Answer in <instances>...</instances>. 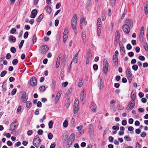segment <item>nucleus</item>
Returning a JSON list of instances; mask_svg holds the SVG:
<instances>
[{
    "instance_id": "nucleus-1",
    "label": "nucleus",
    "mask_w": 148,
    "mask_h": 148,
    "mask_svg": "<svg viewBox=\"0 0 148 148\" xmlns=\"http://www.w3.org/2000/svg\"><path fill=\"white\" fill-rule=\"evenodd\" d=\"M41 140L39 136L38 135L35 136L33 141V145L36 147H39Z\"/></svg>"
},
{
    "instance_id": "nucleus-2",
    "label": "nucleus",
    "mask_w": 148,
    "mask_h": 148,
    "mask_svg": "<svg viewBox=\"0 0 148 148\" xmlns=\"http://www.w3.org/2000/svg\"><path fill=\"white\" fill-rule=\"evenodd\" d=\"M77 14H74L73 17L72 18L71 23L72 29L73 30L76 29L77 25Z\"/></svg>"
},
{
    "instance_id": "nucleus-3",
    "label": "nucleus",
    "mask_w": 148,
    "mask_h": 148,
    "mask_svg": "<svg viewBox=\"0 0 148 148\" xmlns=\"http://www.w3.org/2000/svg\"><path fill=\"white\" fill-rule=\"evenodd\" d=\"M126 76L129 82L131 83L132 79V74L130 70V69L129 67L127 68L126 71Z\"/></svg>"
},
{
    "instance_id": "nucleus-4",
    "label": "nucleus",
    "mask_w": 148,
    "mask_h": 148,
    "mask_svg": "<svg viewBox=\"0 0 148 148\" xmlns=\"http://www.w3.org/2000/svg\"><path fill=\"white\" fill-rule=\"evenodd\" d=\"M79 101L78 99H76L75 100L74 105V113L76 114L78 111L79 109Z\"/></svg>"
},
{
    "instance_id": "nucleus-5",
    "label": "nucleus",
    "mask_w": 148,
    "mask_h": 148,
    "mask_svg": "<svg viewBox=\"0 0 148 148\" xmlns=\"http://www.w3.org/2000/svg\"><path fill=\"white\" fill-rule=\"evenodd\" d=\"M120 38V34L118 30H117L115 34V37L114 40V44L115 46H117L118 44V42L119 41Z\"/></svg>"
},
{
    "instance_id": "nucleus-6",
    "label": "nucleus",
    "mask_w": 148,
    "mask_h": 148,
    "mask_svg": "<svg viewBox=\"0 0 148 148\" xmlns=\"http://www.w3.org/2000/svg\"><path fill=\"white\" fill-rule=\"evenodd\" d=\"M135 105V101H134V100H131L128 105L127 106L126 110H132L134 107Z\"/></svg>"
},
{
    "instance_id": "nucleus-7",
    "label": "nucleus",
    "mask_w": 148,
    "mask_h": 148,
    "mask_svg": "<svg viewBox=\"0 0 148 148\" xmlns=\"http://www.w3.org/2000/svg\"><path fill=\"white\" fill-rule=\"evenodd\" d=\"M18 125V123L14 121L11 124L10 129V131H13L16 129Z\"/></svg>"
},
{
    "instance_id": "nucleus-8",
    "label": "nucleus",
    "mask_w": 148,
    "mask_h": 148,
    "mask_svg": "<svg viewBox=\"0 0 148 148\" xmlns=\"http://www.w3.org/2000/svg\"><path fill=\"white\" fill-rule=\"evenodd\" d=\"M131 28V27L127 25H124L122 26L123 30L125 34H127L129 33Z\"/></svg>"
},
{
    "instance_id": "nucleus-9",
    "label": "nucleus",
    "mask_w": 148,
    "mask_h": 148,
    "mask_svg": "<svg viewBox=\"0 0 148 148\" xmlns=\"http://www.w3.org/2000/svg\"><path fill=\"white\" fill-rule=\"evenodd\" d=\"M125 25H127L131 28H132L133 26V23L131 19L127 18L125 21Z\"/></svg>"
},
{
    "instance_id": "nucleus-10",
    "label": "nucleus",
    "mask_w": 148,
    "mask_h": 148,
    "mask_svg": "<svg viewBox=\"0 0 148 148\" xmlns=\"http://www.w3.org/2000/svg\"><path fill=\"white\" fill-rule=\"evenodd\" d=\"M30 84L33 86H36L37 84V79L34 77H32L30 80Z\"/></svg>"
},
{
    "instance_id": "nucleus-11",
    "label": "nucleus",
    "mask_w": 148,
    "mask_h": 148,
    "mask_svg": "<svg viewBox=\"0 0 148 148\" xmlns=\"http://www.w3.org/2000/svg\"><path fill=\"white\" fill-rule=\"evenodd\" d=\"M144 32V28L143 27H141L140 32L139 35L140 40V41H143V35Z\"/></svg>"
},
{
    "instance_id": "nucleus-12",
    "label": "nucleus",
    "mask_w": 148,
    "mask_h": 148,
    "mask_svg": "<svg viewBox=\"0 0 148 148\" xmlns=\"http://www.w3.org/2000/svg\"><path fill=\"white\" fill-rule=\"evenodd\" d=\"M79 51L74 56V57L73 58L71 63L70 65H71L72 63H73V62L75 63H76L78 61V53H79Z\"/></svg>"
},
{
    "instance_id": "nucleus-13",
    "label": "nucleus",
    "mask_w": 148,
    "mask_h": 148,
    "mask_svg": "<svg viewBox=\"0 0 148 148\" xmlns=\"http://www.w3.org/2000/svg\"><path fill=\"white\" fill-rule=\"evenodd\" d=\"M22 101L23 103H25L27 99V96L26 93L25 92H22V95L21 97Z\"/></svg>"
},
{
    "instance_id": "nucleus-14",
    "label": "nucleus",
    "mask_w": 148,
    "mask_h": 148,
    "mask_svg": "<svg viewBox=\"0 0 148 148\" xmlns=\"http://www.w3.org/2000/svg\"><path fill=\"white\" fill-rule=\"evenodd\" d=\"M48 47H40V51L41 53L44 54L48 51Z\"/></svg>"
},
{
    "instance_id": "nucleus-15",
    "label": "nucleus",
    "mask_w": 148,
    "mask_h": 148,
    "mask_svg": "<svg viewBox=\"0 0 148 148\" xmlns=\"http://www.w3.org/2000/svg\"><path fill=\"white\" fill-rule=\"evenodd\" d=\"M37 11L36 9H34L32 10L31 12V15H30V17L32 18H35L37 14Z\"/></svg>"
},
{
    "instance_id": "nucleus-16",
    "label": "nucleus",
    "mask_w": 148,
    "mask_h": 148,
    "mask_svg": "<svg viewBox=\"0 0 148 148\" xmlns=\"http://www.w3.org/2000/svg\"><path fill=\"white\" fill-rule=\"evenodd\" d=\"M109 64L108 63H106L105 64H103V73L105 74L107 73L108 70Z\"/></svg>"
},
{
    "instance_id": "nucleus-17",
    "label": "nucleus",
    "mask_w": 148,
    "mask_h": 148,
    "mask_svg": "<svg viewBox=\"0 0 148 148\" xmlns=\"http://www.w3.org/2000/svg\"><path fill=\"white\" fill-rule=\"evenodd\" d=\"M126 40L125 38H123L122 40L119 42V46H124L126 45Z\"/></svg>"
},
{
    "instance_id": "nucleus-18",
    "label": "nucleus",
    "mask_w": 148,
    "mask_h": 148,
    "mask_svg": "<svg viewBox=\"0 0 148 148\" xmlns=\"http://www.w3.org/2000/svg\"><path fill=\"white\" fill-rule=\"evenodd\" d=\"M62 57V55L61 54H60L57 60L56 64V68H58V67L59 66L60 64V60L61 58Z\"/></svg>"
},
{
    "instance_id": "nucleus-19",
    "label": "nucleus",
    "mask_w": 148,
    "mask_h": 148,
    "mask_svg": "<svg viewBox=\"0 0 148 148\" xmlns=\"http://www.w3.org/2000/svg\"><path fill=\"white\" fill-rule=\"evenodd\" d=\"M61 94L62 91L60 90L58 91L57 93L56 97V98L55 99V101H56V103H57V102L58 101L61 96Z\"/></svg>"
},
{
    "instance_id": "nucleus-20",
    "label": "nucleus",
    "mask_w": 148,
    "mask_h": 148,
    "mask_svg": "<svg viewBox=\"0 0 148 148\" xmlns=\"http://www.w3.org/2000/svg\"><path fill=\"white\" fill-rule=\"evenodd\" d=\"M91 51L89 49L87 53L86 58L87 59L91 60L92 59V56L91 54Z\"/></svg>"
},
{
    "instance_id": "nucleus-21",
    "label": "nucleus",
    "mask_w": 148,
    "mask_h": 148,
    "mask_svg": "<svg viewBox=\"0 0 148 148\" xmlns=\"http://www.w3.org/2000/svg\"><path fill=\"white\" fill-rule=\"evenodd\" d=\"M90 108L93 111L95 112H96L97 106L95 103H91Z\"/></svg>"
},
{
    "instance_id": "nucleus-22",
    "label": "nucleus",
    "mask_w": 148,
    "mask_h": 148,
    "mask_svg": "<svg viewBox=\"0 0 148 148\" xmlns=\"http://www.w3.org/2000/svg\"><path fill=\"white\" fill-rule=\"evenodd\" d=\"M145 13L147 15L148 13V2L146 1L145 3L144 6Z\"/></svg>"
},
{
    "instance_id": "nucleus-23",
    "label": "nucleus",
    "mask_w": 148,
    "mask_h": 148,
    "mask_svg": "<svg viewBox=\"0 0 148 148\" xmlns=\"http://www.w3.org/2000/svg\"><path fill=\"white\" fill-rule=\"evenodd\" d=\"M85 91L83 90L82 91V92H81L80 97V99L81 100V101H83L84 99L85 98V96H86V94L84 92Z\"/></svg>"
},
{
    "instance_id": "nucleus-24",
    "label": "nucleus",
    "mask_w": 148,
    "mask_h": 148,
    "mask_svg": "<svg viewBox=\"0 0 148 148\" xmlns=\"http://www.w3.org/2000/svg\"><path fill=\"white\" fill-rule=\"evenodd\" d=\"M60 76L62 80L64 78V66L62 68L60 72Z\"/></svg>"
},
{
    "instance_id": "nucleus-25",
    "label": "nucleus",
    "mask_w": 148,
    "mask_h": 148,
    "mask_svg": "<svg viewBox=\"0 0 148 148\" xmlns=\"http://www.w3.org/2000/svg\"><path fill=\"white\" fill-rule=\"evenodd\" d=\"M73 142L74 141H72L71 139H69L67 141V144L66 145V148H69L70 147Z\"/></svg>"
},
{
    "instance_id": "nucleus-26",
    "label": "nucleus",
    "mask_w": 148,
    "mask_h": 148,
    "mask_svg": "<svg viewBox=\"0 0 148 148\" xmlns=\"http://www.w3.org/2000/svg\"><path fill=\"white\" fill-rule=\"evenodd\" d=\"M6 82H7V81L6 80H5L3 82L2 86L3 90L5 92V91L7 90Z\"/></svg>"
},
{
    "instance_id": "nucleus-27",
    "label": "nucleus",
    "mask_w": 148,
    "mask_h": 148,
    "mask_svg": "<svg viewBox=\"0 0 148 148\" xmlns=\"http://www.w3.org/2000/svg\"><path fill=\"white\" fill-rule=\"evenodd\" d=\"M44 15V13H42L41 14L39 17L37 19L36 21L37 22H40L43 19Z\"/></svg>"
},
{
    "instance_id": "nucleus-28",
    "label": "nucleus",
    "mask_w": 148,
    "mask_h": 148,
    "mask_svg": "<svg viewBox=\"0 0 148 148\" xmlns=\"http://www.w3.org/2000/svg\"><path fill=\"white\" fill-rule=\"evenodd\" d=\"M131 97L132 99L131 100H134L135 101L136 99V94L135 92L134 91H132L131 93Z\"/></svg>"
},
{
    "instance_id": "nucleus-29",
    "label": "nucleus",
    "mask_w": 148,
    "mask_h": 148,
    "mask_svg": "<svg viewBox=\"0 0 148 148\" xmlns=\"http://www.w3.org/2000/svg\"><path fill=\"white\" fill-rule=\"evenodd\" d=\"M99 26L97 27V35L98 36H99L100 35L101 33V27L100 26V24H99Z\"/></svg>"
},
{
    "instance_id": "nucleus-30",
    "label": "nucleus",
    "mask_w": 148,
    "mask_h": 148,
    "mask_svg": "<svg viewBox=\"0 0 148 148\" xmlns=\"http://www.w3.org/2000/svg\"><path fill=\"white\" fill-rule=\"evenodd\" d=\"M45 9L46 10L47 12L49 14L51 12V8L50 6L47 5L45 7Z\"/></svg>"
},
{
    "instance_id": "nucleus-31",
    "label": "nucleus",
    "mask_w": 148,
    "mask_h": 148,
    "mask_svg": "<svg viewBox=\"0 0 148 148\" xmlns=\"http://www.w3.org/2000/svg\"><path fill=\"white\" fill-rule=\"evenodd\" d=\"M103 80L102 79H100V83L99 84V86L100 89L102 88L103 87Z\"/></svg>"
},
{
    "instance_id": "nucleus-32",
    "label": "nucleus",
    "mask_w": 148,
    "mask_h": 148,
    "mask_svg": "<svg viewBox=\"0 0 148 148\" xmlns=\"http://www.w3.org/2000/svg\"><path fill=\"white\" fill-rule=\"evenodd\" d=\"M84 81L81 78L79 79L78 82V86L79 87H81L83 84Z\"/></svg>"
},
{
    "instance_id": "nucleus-33",
    "label": "nucleus",
    "mask_w": 148,
    "mask_h": 148,
    "mask_svg": "<svg viewBox=\"0 0 148 148\" xmlns=\"http://www.w3.org/2000/svg\"><path fill=\"white\" fill-rule=\"evenodd\" d=\"M89 130V132L91 133H93V125L91 124L90 125Z\"/></svg>"
},
{
    "instance_id": "nucleus-34",
    "label": "nucleus",
    "mask_w": 148,
    "mask_h": 148,
    "mask_svg": "<svg viewBox=\"0 0 148 148\" xmlns=\"http://www.w3.org/2000/svg\"><path fill=\"white\" fill-rule=\"evenodd\" d=\"M32 104V103L29 101H28L26 102V107L28 108H30L31 105Z\"/></svg>"
},
{
    "instance_id": "nucleus-35",
    "label": "nucleus",
    "mask_w": 148,
    "mask_h": 148,
    "mask_svg": "<svg viewBox=\"0 0 148 148\" xmlns=\"http://www.w3.org/2000/svg\"><path fill=\"white\" fill-rule=\"evenodd\" d=\"M9 40L10 41H12L13 42H14L16 41V38L15 37L11 36L9 37Z\"/></svg>"
},
{
    "instance_id": "nucleus-36",
    "label": "nucleus",
    "mask_w": 148,
    "mask_h": 148,
    "mask_svg": "<svg viewBox=\"0 0 148 148\" xmlns=\"http://www.w3.org/2000/svg\"><path fill=\"white\" fill-rule=\"evenodd\" d=\"M75 134H72L70 136L69 138V139H70L73 141H74L75 139Z\"/></svg>"
},
{
    "instance_id": "nucleus-37",
    "label": "nucleus",
    "mask_w": 148,
    "mask_h": 148,
    "mask_svg": "<svg viewBox=\"0 0 148 148\" xmlns=\"http://www.w3.org/2000/svg\"><path fill=\"white\" fill-rule=\"evenodd\" d=\"M39 89L40 92H43L45 90V87L44 86H42L39 87Z\"/></svg>"
},
{
    "instance_id": "nucleus-38",
    "label": "nucleus",
    "mask_w": 148,
    "mask_h": 148,
    "mask_svg": "<svg viewBox=\"0 0 148 148\" xmlns=\"http://www.w3.org/2000/svg\"><path fill=\"white\" fill-rule=\"evenodd\" d=\"M117 109L119 110H122L124 108L123 106L120 104H118L117 106Z\"/></svg>"
},
{
    "instance_id": "nucleus-39",
    "label": "nucleus",
    "mask_w": 148,
    "mask_h": 148,
    "mask_svg": "<svg viewBox=\"0 0 148 148\" xmlns=\"http://www.w3.org/2000/svg\"><path fill=\"white\" fill-rule=\"evenodd\" d=\"M68 125V123L66 120H65L63 122V126L65 127H67Z\"/></svg>"
},
{
    "instance_id": "nucleus-40",
    "label": "nucleus",
    "mask_w": 148,
    "mask_h": 148,
    "mask_svg": "<svg viewBox=\"0 0 148 148\" xmlns=\"http://www.w3.org/2000/svg\"><path fill=\"white\" fill-rule=\"evenodd\" d=\"M114 62V64L115 66L118 67V59H112Z\"/></svg>"
},
{
    "instance_id": "nucleus-41",
    "label": "nucleus",
    "mask_w": 148,
    "mask_h": 148,
    "mask_svg": "<svg viewBox=\"0 0 148 148\" xmlns=\"http://www.w3.org/2000/svg\"><path fill=\"white\" fill-rule=\"evenodd\" d=\"M116 103V101L114 100H112L110 102V104H113L112 105H110V107L114 106H115V103Z\"/></svg>"
},
{
    "instance_id": "nucleus-42",
    "label": "nucleus",
    "mask_w": 148,
    "mask_h": 148,
    "mask_svg": "<svg viewBox=\"0 0 148 148\" xmlns=\"http://www.w3.org/2000/svg\"><path fill=\"white\" fill-rule=\"evenodd\" d=\"M7 71H4L2 72L0 74V76L1 77H3L7 73Z\"/></svg>"
},
{
    "instance_id": "nucleus-43",
    "label": "nucleus",
    "mask_w": 148,
    "mask_h": 148,
    "mask_svg": "<svg viewBox=\"0 0 148 148\" xmlns=\"http://www.w3.org/2000/svg\"><path fill=\"white\" fill-rule=\"evenodd\" d=\"M53 122L52 121H50L48 123V125L49 127V128L50 129L51 128H52L53 125Z\"/></svg>"
},
{
    "instance_id": "nucleus-44",
    "label": "nucleus",
    "mask_w": 148,
    "mask_h": 148,
    "mask_svg": "<svg viewBox=\"0 0 148 148\" xmlns=\"http://www.w3.org/2000/svg\"><path fill=\"white\" fill-rule=\"evenodd\" d=\"M18 60L16 59H15L13 60L12 61V63L13 65H16L18 62Z\"/></svg>"
},
{
    "instance_id": "nucleus-45",
    "label": "nucleus",
    "mask_w": 148,
    "mask_h": 148,
    "mask_svg": "<svg viewBox=\"0 0 148 148\" xmlns=\"http://www.w3.org/2000/svg\"><path fill=\"white\" fill-rule=\"evenodd\" d=\"M36 40H37V38H36V34H35L34 35V36H33V39H32V41H33V42L34 44L36 42Z\"/></svg>"
},
{
    "instance_id": "nucleus-46",
    "label": "nucleus",
    "mask_w": 148,
    "mask_h": 148,
    "mask_svg": "<svg viewBox=\"0 0 148 148\" xmlns=\"http://www.w3.org/2000/svg\"><path fill=\"white\" fill-rule=\"evenodd\" d=\"M138 66L136 65H134L132 66V69L134 71H136L138 69Z\"/></svg>"
},
{
    "instance_id": "nucleus-47",
    "label": "nucleus",
    "mask_w": 148,
    "mask_h": 148,
    "mask_svg": "<svg viewBox=\"0 0 148 148\" xmlns=\"http://www.w3.org/2000/svg\"><path fill=\"white\" fill-rule=\"evenodd\" d=\"M68 29L67 27H66L63 33V35H68Z\"/></svg>"
},
{
    "instance_id": "nucleus-48",
    "label": "nucleus",
    "mask_w": 148,
    "mask_h": 148,
    "mask_svg": "<svg viewBox=\"0 0 148 148\" xmlns=\"http://www.w3.org/2000/svg\"><path fill=\"white\" fill-rule=\"evenodd\" d=\"M53 135L51 133H49L48 135V138L49 139L51 140L53 138Z\"/></svg>"
},
{
    "instance_id": "nucleus-49",
    "label": "nucleus",
    "mask_w": 148,
    "mask_h": 148,
    "mask_svg": "<svg viewBox=\"0 0 148 148\" xmlns=\"http://www.w3.org/2000/svg\"><path fill=\"white\" fill-rule=\"evenodd\" d=\"M28 36V32H26L24 35L23 37L25 39H26L27 38Z\"/></svg>"
},
{
    "instance_id": "nucleus-50",
    "label": "nucleus",
    "mask_w": 148,
    "mask_h": 148,
    "mask_svg": "<svg viewBox=\"0 0 148 148\" xmlns=\"http://www.w3.org/2000/svg\"><path fill=\"white\" fill-rule=\"evenodd\" d=\"M11 51L13 53H15L16 51V49L14 47H12L10 49Z\"/></svg>"
},
{
    "instance_id": "nucleus-51",
    "label": "nucleus",
    "mask_w": 148,
    "mask_h": 148,
    "mask_svg": "<svg viewBox=\"0 0 148 148\" xmlns=\"http://www.w3.org/2000/svg\"><path fill=\"white\" fill-rule=\"evenodd\" d=\"M116 0H110V3L111 5L112 6H113L114 5L116 2Z\"/></svg>"
},
{
    "instance_id": "nucleus-52",
    "label": "nucleus",
    "mask_w": 148,
    "mask_h": 148,
    "mask_svg": "<svg viewBox=\"0 0 148 148\" xmlns=\"http://www.w3.org/2000/svg\"><path fill=\"white\" fill-rule=\"evenodd\" d=\"M97 23L98 26H99V24H100V26H101V19L100 18H98L97 20Z\"/></svg>"
},
{
    "instance_id": "nucleus-53",
    "label": "nucleus",
    "mask_w": 148,
    "mask_h": 148,
    "mask_svg": "<svg viewBox=\"0 0 148 148\" xmlns=\"http://www.w3.org/2000/svg\"><path fill=\"white\" fill-rule=\"evenodd\" d=\"M16 31V29L15 28H13L10 31V33L12 34H14Z\"/></svg>"
},
{
    "instance_id": "nucleus-54",
    "label": "nucleus",
    "mask_w": 148,
    "mask_h": 148,
    "mask_svg": "<svg viewBox=\"0 0 148 148\" xmlns=\"http://www.w3.org/2000/svg\"><path fill=\"white\" fill-rule=\"evenodd\" d=\"M140 136L142 137H145L146 136V132H143L140 134Z\"/></svg>"
},
{
    "instance_id": "nucleus-55",
    "label": "nucleus",
    "mask_w": 148,
    "mask_h": 148,
    "mask_svg": "<svg viewBox=\"0 0 148 148\" xmlns=\"http://www.w3.org/2000/svg\"><path fill=\"white\" fill-rule=\"evenodd\" d=\"M11 56L10 54V53H8L5 56V58L7 59H9L11 58Z\"/></svg>"
},
{
    "instance_id": "nucleus-56",
    "label": "nucleus",
    "mask_w": 148,
    "mask_h": 148,
    "mask_svg": "<svg viewBox=\"0 0 148 148\" xmlns=\"http://www.w3.org/2000/svg\"><path fill=\"white\" fill-rule=\"evenodd\" d=\"M138 59L141 61H144L145 60V58L142 56H140L138 57Z\"/></svg>"
},
{
    "instance_id": "nucleus-57",
    "label": "nucleus",
    "mask_w": 148,
    "mask_h": 148,
    "mask_svg": "<svg viewBox=\"0 0 148 148\" xmlns=\"http://www.w3.org/2000/svg\"><path fill=\"white\" fill-rule=\"evenodd\" d=\"M112 128L113 130H119V127L118 126L114 125L112 127Z\"/></svg>"
},
{
    "instance_id": "nucleus-58",
    "label": "nucleus",
    "mask_w": 148,
    "mask_h": 148,
    "mask_svg": "<svg viewBox=\"0 0 148 148\" xmlns=\"http://www.w3.org/2000/svg\"><path fill=\"white\" fill-rule=\"evenodd\" d=\"M93 69L95 71H96L98 69V66L97 64H95L93 65Z\"/></svg>"
},
{
    "instance_id": "nucleus-59",
    "label": "nucleus",
    "mask_w": 148,
    "mask_h": 148,
    "mask_svg": "<svg viewBox=\"0 0 148 148\" xmlns=\"http://www.w3.org/2000/svg\"><path fill=\"white\" fill-rule=\"evenodd\" d=\"M124 139L127 141H130L131 140V139L130 137L128 136H125L124 137Z\"/></svg>"
},
{
    "instance_id": "nucleus-60",
    "label": "nucleus",
    "mask_w": 148,
    "mask_h": 148,
    "mask_svg": "<svg viewBox=\"0 0 148 148\" xmlns=\"http://www.w3.org/2000/svg\"><path fill=\"white\" fill-rule=\"evenodd\" d=\"M91 6V1L88 2L87 3L86 7L88 8H90Z\"/></svg>"
},
{
    "instance_id": "nucleus-61",
    "label": "nucleus",
    "mask_w": 148,
    "mask_h": 148,
    "mask_svg": "<svg viewBox=\"0 0 148 148\" xmlns=\"http://www.w3.org/2000/svg\"><path fill=\"white\" fill-rule=\"evenodd\" d=\"M106 17L105 13H103L102 15V19L103 21H104L106 18Z\"/></svg>"
},
{
    "instance_id": "nucleus-62",
    "label": "nucleus",
    "mask_w": 148,
    "mask_h": 148,
    "mask_svg": "<svg viewBox=\"0 0 148 148\" xmlns=\"http://www.w3.org/2000/svg\"><path fill=\"white\" fill-rule=\"evenodd\" d=\"M82 37L84 40L86 38V33L85 32H82Z\"/></svg>"
},
{
    "instance_id": "nucleus-63",
    "label": "nucleus",
    "mask_w": 148,
    "mask_h": 148,
    "mask_svg": "<svg viewBox=\"0 0 148 148\" xmlns=\"http://www.w3.org/2000/svg\"><path fill=\"white\" fill-rule=\"evenodd\" d=\"M37 106L38 107H41L42 106V103L40 101H38L37 103Z\"/></svg>"
},
{
    "instance_id": "nucleus-64",
    "label": "nucleus",
    "mask_w": 148,
    "mask_h": 148,
    "mask_svg": "<svg viewBox=\"0 0 148 148\" xmlns=\"http://www.w3.org/2000/svg\"><path fill=\"white\" fill-rule=\"evenodd\" d=\"M16 92V89H14L11 92V94L14 95L15 94Z\"/></svg>"
}]
</instances>
